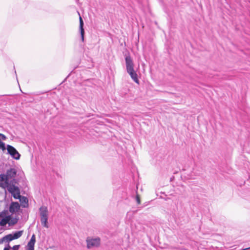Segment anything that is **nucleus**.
Here are the masks:
<instances>
[{"instance_id": "obj_1", "label": "nucleus", "mask_w": 250, "mask_h": 250, "mask_svg": "<svg viewBox=\"0 0 250 250\" xmlns=\"http://www.w3.org/2000/svg\"><path fill=\"white\" fill-rule=\"evenodd\" d=\"M125 61L127 72L136 83H139L138 75L134 69V64L132 59L129 56H127L125 57Z\"/></svg>"}, {"instance_id": "obj_2", "label": "nucleus", "mask_w": 250, "mask_h": 250, "mask_svg": "<svg viewBox=\"0 0 250 250\" xmlns=\"http://www.w3.org/2000/svg\"><path fill=\"white\" fill-rule=\"evenodd\" d=\"M39 213L41 217V222L42 225L45 228H48L47 224L48 218V211L47 208L45 206H42L39 208Z\"/></svg>"}, {"instance_id": "obj_3", "label": "nucleus", "mask_w": 250, "mask_h": 250, "mask_svg": "<svg viewBox=\"0 0 250 250\" xmlns=\"http://www.w3.org/2000/svg\"><path fill=\"white\" fill-rule=\"evenodd\" d=\"M5 188L11 194L14 199H17L20 197L21 192L19 188L13 183H10Z\"/></svg>"}, {"instance_id": "obj_4", "label": "nucleus", "mask_w": 250, "mask_h": 250, "mask_svg": "<svg viewBox=\"0 0 250 250\" xmlns=\"http://www.w3.org/2000/svg\"><path fill=\"white\" fill-rule=\"evenodd\" d=\"M22 233L23 231L20 230L15 232L13 234H8L3 237L0 240V243H2L3 242H6L8 243L13 240L19 238L22 235Z\"/></svg>"}, {"instance_id": "obj_5", "label": "nucleus", "mask_w": 250, "mask_h": 250, "mask_svg": "<svg viewBox=\"0 0 250 250\" xmlns=\"http://www.w3.org/2000/svg\"><path fill=\"white\" fill-rule=\"evenodd\" d=\"M100 242L101 239L99 237H88L86 239L87 248L88 249H91L94 247H98L100 244Z\"/></svg>"}, {"instance_id": "obj_6", "label": "nucleus", "mask_w": 250, "mask_h": 250, "mask_svg": "<svg viewBox=\"0 0 250 250\" xmlns=\"http://www.w3.org/2000/svg\"><path fill=\"white\" fill-rule=\"evenodd\" d=\"M7 150L8 153L14 159L16 160L20 159L21 155L13 146L8 145L7 146Z\"/></svg>"}, {"instance_id": "obj_7", "label": "nucleus", "mask_w": 250, "mask_h": 250, "mask_svg": "<svg viewBox=\"0 0 250 250\" xmlns=\"http://www.w3.org/2000/svg\"><path fill=\"white\" fill-rule=\"evenodd\" d=\"M21 205L17 202H12L9 206V211L12 214H16L19 211Z\"/></svg>"}, {"instance_id": "obj_8", "label": "nucleus", "mask_w": 250, "mask_h": 250, "mask_svg": "<svg viewBox=\"0 0 250 250\" xmlns=\"http://www.w3.org/2000/svg\"><path fill=\"white\" fill-rule=\"evenodd\" d=\"M9 181L7 179L5 174H0V187L5 188L10 184Z\"/></svg>"}, {"instance_id": "obj_9", "label": "nucleus", "mask_w": 250, "mask_h": 250, "mask_svg": "<svg viewBox=\"0 0 250 250\" xmlns=\"http://www.w3.org/2000/svg\"><path fill=\"white\" fill-rule=\"evenodd\" d=\"M36 243V236L35 234H33L31 239L29 241L25 248L26 250H34V246Z\"/></svg>"}, {"instance_id": "obj_10", "label": "nucleus", "mask_w": 250, "mask_h": 250, "mask_svg": "<svg viewBox=\"0 0 250 250\" xmlns=\"http://www.w3.org/2000/svg\"><path fill=\"white\" fill-rule=\"evenodd\" d=\"M17 174V171L15 168H11L7 170L6 174H5L10 181L11 179L14 178Z\"/></svg>"}, {"instance_id": "obj_11", "label": "nucleus", "mask_w": 250, "mask_h": 250, "mask_svg": "<svg viewBox=\"0 0 250 250\" xmlns=\"http://www.w3.org/2000/svg\"><path fill=\"white\" fill-rule=\"evenodd\" d=\"M21 204V206L22 208H27L28 206V199L27 197L25 196H22L20 195V197L19 198H18Z\"/></svg>"}, {"instance_id": "obj_12", "label": "nucleus", "mask_w": 250, "mask_h": 250, "mask_svg": "<svg viewBox=\"0 0 250 250\" xmlns=\"http://www.w3.org/2000/svg\"><path fill=\"white\" fill-rule=\"evenodd\" d=\"M80 20V30L81 33V36L82 38V40L83 42L84 41V30L83 28V19L81 16L79 18Z\"/></svg>"}, {"instance_id": "obj_13", "label": "nucleus", "mask_w": 250, "mask_h": 250, "mask_svg": "<svg viewBox=\"0 0 250 250\" xmlns=\"http://www.w3.org/2000/svg\"><path fill=\"white\" fill-rule=\"evenodd\" d=\"M11 219V215H8L2 218L0 221V225L5 226L7 224H9V221Z\"/></svg>"}, {"instance_id": "obj_14", "label": "nucleus", "mask_w": 250, "mask_h": 250, "mask_svg": "<svg viewBox=\"0 0 250 250\" xmlns=\"http://www.w3.org/2000/svg\"><path fill=\"white\" fill-rule=\"evenodd\" d=\"M18 222V219L16 218H12L11 217V219L9 221V225H14Z\"/></svg>"}, {"instance_id": "obj_15", "label": "nucleus", "mask_w": 250, "mask_h": 250, "mask_svg": "<svg viewBox=\"0 0 250 250\" xmlns=\"http://www.w3.org/2000/svg\"><path fill=\"white\" fill-rule=\"evenodd\" d=\"M6 213H7V211H5V210L1 212L0 214V217L3 218L5 216H7V215H6Z\"/></svg>"}, {"instance_id": "obj_16", "label": "nucleus", "mask_w": 250, "mask_h": 250, "mask_svg": "<svg viewBox=\"0 0 250 250\" xmlns=\"http://www.w3.org/2000/svg\"><path fill=\"white\" fill-rule=\"evenodd\" d=\"M136 202H137L138 204H140L141 200H140V197H139V195L138 194H137L136 196Z\"/></svg>"}, {"instance_id": "obj_17", "label": "nucleus", "mask_w": 250, "mask_h": 250, "mask_svg": "<svg viewBox=\"0 0 250 250\" xmlns=\"http://www.w3.org/2000/svg\"><path fill=\"white\" fill-rule=\"evenodd\" d=\"M20 248V245H15L13 247L12 250H18Z\"/></svg>"}, {"instance_id": "obj_18", "label": "nucleus", "mask_w": 250, "mask_h": 250, "mask_svg": "<svg viewBox=\"0 0 250 250\" xmlns=\"http://www.w3.org/2000/svg\"><path fill=\"white\" fill-rule=\"evenodd\" d=\"M0 137H1V139L3 140H5L6 139V137L4 135L1 133H0Z\"/></svg>"}, {"instance_id": "obj_19", "label": "nucleus", "mask_w": 250, "mask_h": 250, "mask_svg": "<svg viewBox=\"0 0 250 250\" xmlns=\"http://www.w3.org/2000/svg\"><path fill=\"white\" fill-rule=\"evenodd\" d=\"M10 249H11V247L9 246V245L8 244L7 247H5L4 248V250H10Z\"/></svg>"}]
</instances>
